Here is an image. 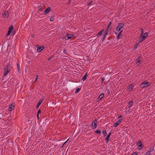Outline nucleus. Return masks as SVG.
Listing matches in <instances>:
<instances>
[{
  "label": "nucleus",
  "mask_w": 155,
  "mask_h": 155,
  "mask_svg": "<svg viewBox=\"0 0 155 155\" xmlns=\"http://www.w3.org/2000/svg\"><path fill=\"white\" fill-rule=\"evenodd\" d=\"M8 15V13L7 11H5L2 14V17L3 18H6Z\"/></svg>",
  "instance_id": "nucleus-14"
},
{
  "label": "nucleus",
  "mask_w": 155,
  "mask_h": 155,
  "mask_svg": "<svg viewBox=\"0 0 155 155\" xmlns=\"http://www.w3.org/2000/svg\"><path fill=\"white\" fill-rule=\"evenodd\" d=\"M145 155H147L146 153Z\"/></svg>",
  "instance_id": "nucleus-49"
},
{
  "label": "nucleus",
  "mask_w": 155,
  "mask_h": 155,
  "mask_svg": "<svg viewBox=\"0 0 155 155\" xmlns=\"http://www.w3.org/2000/svg\"><path fill=\"white\" fill-rule=\"evenodd\" d=\"M68 139L67 140V141H66L63 144V145H64L67 142V141H68Z\"/></svg>",
  "instance_id": "nucleus-42"
},
{
  "label": "nucleus",
  "mask_w": 155,
  "mask_h": 155,
  "mask_svg": "<svg viewBox=\"0 0 155 155\" xmlns=\"http://www.w3.org/2000/svg\"><path fill=\"white\" fill-rule=\"evenodd\" d=\"M10 65L9 64L5 66L4 68L5 71H10V69H9V68L10 67Z\"/></svg>",
  "instance_id": "nucleus-19"
},
{
  "label": "nucleus",
  "mask_w": 155,
  "mask_h": 155,
  "mask_svg": "<svg viewBox=\"0 0 155 155\" xmlns=\"http://www.w3.org/2000/svg\"><path fill=\"white\" fill-rule=\"evenodd\" d=\"M146 36H143L141 38V40L140 41V42H141L142 41L146 39Z\"/></svg>",
  "instance_id": "nucleus-27"
},
{
  "label": "nucleus",
  "mask_w": 155,
  "mask_h": 155,
  "mask_svg": "<svg viewBox=\"0 0 155 155\" xmlns=\"http://www.w3.org/2000/svg\"><path fill=\"white\" fill-rule=\"evenodd\" d=\"M122 117V116L121 115H120L118 117V118H120L121 117Z\"/></svg>",
  "instance_id": "nucleus-45"
},
{
  "label": "nucleus",
  "mask_w": 155,
  "mask_h": 155,
  "mask_svg": "<svg viewBox=\"0 0 155 155\" xmlns=\"http://www.w3.org/2000/svg\"><path fill=\"white\" fill-rule=\"evenodd\" d=\"M80 91V89L79 88H77L75 91V93L76 94L78 93Z\"/></svg>",
  "instance_id": "nucleus-29"
},
{
  "label": "nucleus",
  "mask_w": 155,
  "mask_h": 155,
  "mask_svg": "<svg viewBox=\"0 0 155 155\" xmlns=\"http://www.w3.org/2000/svg\"><path fill=\"white\" fill-rule=\"evenodd\" d=\"M137 153H138L137 152H136L133 153L131 155H136Z\"/></svg>",
  "instance_id": "nucleus-36"
},
{
  "label": "nucleus",
  "mask_w": 155,
  "mask_h": 155,
  "mask_svg": "<svg viewBox=\"0 0 155 155\" xmlns=\"http://www.w3.org/2000/svg\"><path fill=\"white\" fill-rule=\"evenodd\" d=\"M142 59L141 58V57L140 56H138V57L137 58L136 61V64L137 65V66H139L142 62Z\"/></svg>",
  "instance_id": "nucleus-2"
},
{
  "label": "nucleus",
  "mask_w": 155,
  "mask_h": 155,
  "mask_svg": "<svg viewBox=\"0 0 155 155\" xmlns=\"http://www.w3.org/2000/svg\"><path fill=\"white\" fill-rule=\"evenodd\" d=\"M134 86L132 84H130L129 85L128 87V89L129 91H131L133 89Z\"/></svg>",
  "instance_id": "nucleus-17"
},
{
  "label": "nucleus",
  "mask_w": 155,
  "mask_h": 155,
  "mask_svg": "<svg viewBox=\"0 0 155 155\" xmlns=\"http://www.w3.org/2000/svg\"><path fill=\"white\" fill-rule=\"evenodd\" d=\"M122 31H121L118 34L117 36V39H120L121 37L122 36V35H121V32H122Z\"/></svg>",
  "instance_id": "nucleus-13"
},
{
  "label": "nucleus",
  "mask_w": 155,
  "mask_h": 155,
  "mask_svg": "<svg viewBox=\"0 0 155 155\" xmlns=\"http://www.w3.org/2000/svg\"><path fill=\"white\" fill-rule=\"evenodd\" d=\"M50 21H54L53 17H51L50 18Z\"/></svg>",
  "instance_id": "nucleus-35"
},
{
  "label": "nucleus",
  "mask_w": 155,
  "mask_h": 155,
  "mask_svg": "<svg viewBox=\"0 0 155 155\" xmlns=\"http://www.w3.org/2000/svg\"><path fill=\"white\" fill-rule=\"evenodd\" d=\"M9 71H5L4 74V77H5L8 74L9 72Z\"/></svg>",
  "instance_id": "nucleus-24"
},
{
  "label": "nucleus",
  "mask_w": 155,
  "mask_h": 155,
  "mask_svg": "<svg viewBox=\"0 0 155 155\" xmlns=\"http://www.w3.org/2000/svg\"><path fill=\"white\" fill-rule=\"evenodd\" d=\"M9 30L8 31V33L7 34L6 36H8L10 35L11 32L12 31L13 29V27L12 25H11L8 28Z\"/></svg>",
  "instance_id": "nucleus-7"
},
{
  "label": "nucleus",
  "mask_w": 155,
  "mask_h": 155,
  "mask_svg": "<svg viewBox=\"0 0 155 155\" xmlns=\"http://www.w3.org/2000/svg\"><path fill=\"white\" fill-rule=\"evenodd\" d=\"M74 35H69V34L67 33L66 36H65L63 38L67 40H68L72 37Z\"/></svg>",
  "instance_id": "nucleus-6"
},
{
  "label": "nucleus",
  "mask_w": 155,
  "mask_h": 155,
  "mask_svg": "<svg viewBox=\"0 0 155 155\" xmlns=\"http://www.w3.org/2000/svg\"><path fill=\"white\" fill-rule=\"evenodd\" d=\"M133 102L132 101H130L128 103V104L129 105V106L128 107L129 108H130L131 107H132V104H133Z\"/></svg>",
  "instance_id": "nucleus-23"
},
{
  "label": "nucleus",
  "mask_w": 155,
  "mask_h": 155,
  "mask_svg": "<svg viewBox=\"0 0 155 155\" xmlns=\"http://www.w3.org/2000/svg\"><path fill=\"white\" fill-rule=\"evenodd\" d=\"M144 36H146V37L148 35V33L147 32H146L144 34Z\"/></svg>",
  "instance_id": "nucleus-38"
},
{
  "label": "nucleus",
  "mask_w": 155,
  "mask_h": 155,
  "mask_svg": "<svg viewBox=\"0 0 155 155\" xmlns=\"http://www.w3.org/2000/svg\"><path fill=\"white\" fill-rule=\"evenodd\" d=\"M104 78H101V83H103L104 81Z\"/></svg>",
  "instance_id": "nucleus-33"
},
{
  "label": "nucleus",
  "mask_w": 155,
  "mask_h": 155,
  "mask_svg": "<svg viewBox=\"0 0 155 155\" xmlns=\"http://www.w3.org/2000/svg\"><path fill=\"white\" fill-rule=\"evenodd\" d=\"M64 145L63 144L62 146L61 147V148H62Z\"/></svg>",
  "instance_id": "nucleus-48"
},
{
  "label": "nucleus",
  "mask_w": 155,
  "mask_h": 155,
  "mask_svg": "<svg viewBox=\"0 0 155 155\" xmlns=\"http://www.w3.org/2000/svg\"><path fill=\"white\" fill-rule=\"evenodd\" d=\"M87 76V73H86L84 75V76L83 77V78H82V80L83 81H85Z\"/></svg>",
  "instance_id": "nucleus-16"
},
{
  "label": "nucleus",
  "mask_w": 155,
  "mask_h": 155,
  "mask_svg": "<svg viewBox=\"0 0 155 155\" xmlns=\"http://www.w3.org/2000/svg\"><path fill=\"white\" fill-rule=\"evenodd\" d=\"M37 118H38V119L39 120V116H38V114H37Z\"/></svg>",
  "instance_id": "nucleus-44"
},
{
  "label": "nucleus",
  "mask_w": 155,
  "mask_h": 155,
  "mask_svg": "<svg viewBox=\"0 0 155 155\" xmlns=\"http://www.w3.org/2000/svg\"><path fill=\"white\" fill-rule=\"evenodd\" d=\"M124 24L120 23L118 24L117 27L116 28V30L118 31H119L124 26Z\"/></svg>",
  "instance_id": "nucleus-3"
},
{
  "label": "nucleus",
  "mask_w": 155,
  "mask_h": 155,
  "mask_svg": "<svg viewBox=\"0 0 155 155\" xmlns=\"http://www.w3.org/2000/svg\"><path fill=\"white\" fill-rule=\"evenodd\" d=\"M63 52V53H64L65 54L67 55H68V54L66 52H67V50H66V49L64 50Z\"/></svg>",
  "instance_id": "nucleus-30"
},
{
  "label": "nucleus",
  "mask_w": 155,
  "mask_h": 155,
  "mask_svg": "<svg viewBox=\"0 0 155 155\" xmlns=\"http://www.w3.org/2000/svg\"><path fill=\"white\" fill-rule=\"evenodd\" d=\"M93 3V2L92 1H90L87 4V5L89 6H90L92 4V3Z\"/></svg>",
  "instance_id": "nucleus-28"
},
{
  "label": "nucleus",
  "mask_w": 155,
  "mask_h": 155,
  "mask_svg": "<svg viewBox=\"0 0 155 155\" xmlns=\"http://www.w3.org/2000/svg\"><path fill=\"white\" fill-rule=\"evenodd\" d=\"M102 133L103 134L104 137H105L107 135V133L106 131L105 130H103L102 131Z\"/></svg>",
  "instance_id": "nucleus-25"
},
{
  "label": "nucleus",
  "mask_w": 155,
  "mask_h": 155,
  "mask_svg": "<svg viewBox=\"0 0 155 155\" xmlns=\"http://www.w3.org/2000/svg\"><path fill=\"white\" fill-rule=\"evenodd\" d=\"M97 119H95L92 123L91 124V126L93 127V129H95L97 128Z\"/></svg>",
  "instance_id": "nucleus-4"
},
{
  "label": "nucleus",
  "mask_w": 155,
  "mask_h": 155,
  "mask_svg": "<svg viewBox=\"0 0 155 155\" xmlns=\"http://www.w3.org/2000/svg\"><path fill=\"white\" fill-rule=\"evenodd\" d=\"M108 31L109 30H108V29H105V31L104 32V33L103 34V37L102 38V41H103L104 39H105V37L106 35H107Z\"/></svg>",
  "instance_id": "nucleus-5"
},
{
  "label": "nucleus",
  "mask_w": 155,
  "mask_h": 155,
  "mask_svg": "<svg viewBox=\"0 0 155 155\" xmlns=\"http://www.w3.org/2000/svg\"><path fill=\"white\" fill-rule=\"evenodd\" d=\"M53 57H54V56H51V57H50L48 59V61L50 60V59H51Z\"/></svg>",
  "instance_id": "nucleus-39"
},
{
  "label": "nucleus",
  "mask_w": 155,
  "mask_h": 155,
  "mask_svg": "<svg viewBox=\"0 0 155 155\" xmlns=\"http://www.w3.org/2000/svg\"><path fill=\"white\" fill-rule=\"evenodd\" d=\"M15 108V104L12 103L10 105L9 108L8 110L10 111H11L13 110Z\"/></svg>",
  "instance_id": "nucleus-9"
},
{
  "label": "nucleus",
  "mask_w": 155,
  "mask_h": 155,
  "mask_svg": "<svg viewBox=\"0 0 155 155\" xmlns=\"http://www.w3.org/2000/svg\"><path fill=\"white\" fill-rule=\"evenodd\" d=\"M123 120V118H121L118 121H117L114 124V126L115 127H117L118 125L120 123L121 121Z\"/></svg>",
  "instance_id": "nucleus-10"
},
{
  "label": "nucleus",
  "mask_w": 155,
  "mask_h": 155,
  "mask_svg": "<svg viewBox=\"0 0 155 155\" xmlns=\"http://www.w3.org/2000/svg\"><path fill=\"white\" fill-rule=\"evenodd\" d=\"M150 85L149 82L147 81H144L140 85V87L143 88L144 87H146Z\"/></svg>",
  "instance_id": "nucleus-1"
},
{
  "label": "nucleus",
  "mask_w": 155,
  "mask_h": 155,
  "mask_svg": "<svg viewBox=\"0 0 155 155\" xmlns=\"http://www.w3.org/2000/svg\"><path fill=\"white\" fill-rule=\"evenodd\" d=\"M41 113V110L40 109H39L38 111V113H37V114H39V113Z\"/></svg>",
  "instance_id": "nucleus-37"
},
{
  "label": "nucleus",
  "mask_w": 155,
  "mask_h": 155,
  "mask_svg": "<svg viewBox=\"0 0 155 155\" xmlns=\"http://www.w3.org/2000/svg\"><path fill=\"white\" fill-rule=\"evenodd\" d=\"M16 69H17V70L18 71V73H19L20 71V66H19V64L18 63H17V64Z\"/></svg>",
  "instance_id": "nucleus-22"
},
{
  "label": "nucleus",
  "mask_w": 155,
  "mask_h": 155,
  "mask_svg": "<svg viewBox=\"0 0 155 155\" xmlns=\"http://www.w3.org/2000/svg\"><path fill=\"white\" fill-rule=\"evenodd\" d=\"M51 8L50 7H48L46 8L44 12V14L45 15H47L51 11Z\"/></svg>",
  "instance_id": "nucleus-8"
},
{
  "label": "nucleus",
  "mask_w": 155,
  "mask_h": 155,
  "mask_svg": "<svg viewBox=\"0 0 155 155\" xmlns=\"http://www.w3.org/2000/svg\"><path fill=\"white\" fill-rule=\"evenodd\" d=\"M104 93H102L97 98V101H99L102 98H103L104 96Z\"/></svg>",
  "instance_id": "nucleus-11"
},
{
  "label": "nucleus",
  "mask_w": 155,
  "mask_h": 155,
  "mask_svg": "<svg viewBox=\"0 0 155 155\" xmlns=\"http://www.w3.org/2000/svg\"><path fill=\"white\" fill-rule=\"evenodd\" d=\"M42 99H41L39 101V102H38V104H37V105L36 107L37 108H38L39 107V106L40 105L41 103H42Z\"/></svg>",
  "instance_id": "nucleus-20"
},
{
  "label": "nucleus",
  "mask_w": 155,
  "mask_h": 155,
  "mask_svg": "<svg viewBox=\"0 0 155 155\" xmlns=\"http://www.w3.org/2000/svg\"><path fill=\"white\" fill-rule=\"evenodd\" d=\"M154 146H152L150 148L148 149L147 152L151 153L152 151H153L154 150Z\"/></svg>",
  "instance_id": "nucleus-15"
},
{
  "label": "nucleus",
  "mask_w": 155,
  "mask_h": 155,
  "mask_svg": "<svg viewBox=\"0 0 155 155\" xmlns=\"http://www.w3.org/2000/svg\"><path fill=\"white\" fill-rule=\"evenodd\" d=\"M143 31H142L141 33V34L142 35H143Z\"/></svg>",
  "instance_id": "nucleus-47"
},
{
  "label": "nucleus",
  "mask_w": 155,
  "mask_h": 155,
  "mask_svg": "<svg viewBox=\"0 0 155 155\" xmlns=\"http://www.w3.org/2000/svg\"><path fill=\"white\" fill-rule=\"evenodd\" d=\"M95 133L97 134H100L101 133V131L98 130H97L95 131Z\"/></svg>",
  "instance_id": "nucleus-26"
},
{
  "label": "nucleus",
  "mask_w": 155,
  "mask_h": 155,
  "mask_svg": "<svg viewBox=\"0 0 155 155\" xmlns=\"http://www.w3.org/2000/svg\"><path fill=\"white\" fill-rule=\"evenodd\" d=\"M104 32V30H102L101 31H100L97 34V36L98 37L101 36L103 33Z\"/></svg>",
  "instance_id": "nucleus-21"
},
{
  "label": "nucleus",
  "mask_w": 155,
  "mask_h": 155,
  "mask_svg": "<svg viewBox=\"0 0 155 155\" xmlns=\"http://www.w3.org/2000/svg\"><path fill=\"white\" fill-rule=\"evenodd\" d=\"M44 48L43 47H39L37 48V51L38 52H40Z\"/></svg>",
  "instance_id": "nucleus-18"
},
{
  "label": "nucleus",
  "mask_w": 155,
  "mask_h": 155,
  "mask_svg": "<svg viewBox=\"0 0 155 155\" xmlns=\"http://www.w3.org/2000/svg\"><path fill=\"white\" fill-rule=\"evenodd\" d=\"M110 26H109L108 25V26H107V28L106 29H108V30H109V28Z\"/></svg>",
  "instance_id": "nucleus-43"
},
{
  "label": "nucleus",
  "mask_w": 155,
  "mask_h": 155,
  "mask_svg": "<svg viewBox=\"0 0 155 155\" xmlns=\"http://www.w3.org/2000/svg\"><path fill=\"white\" fill-rule=\"evenodd\" d=\"M111 25V22H110L109 23V26H110V25Z\"/></svg>",
  "instance_id": "nucleus-46"
},
{
  "label": "nucleus",
  "mask_w": 155,
  "mask_h": 155,
  "mask_svg": "<svg viewBox=\"0 0 155 155\" xmlns=\"http://www.w3.org/2000/svg\"><path fill=\"white\" fill-rule=\"evenodd\" d=\"M142 144L140 140H139L136 143V144L137 145H140V144Z\"/></svg>",
  "instance_id": "nucleus-31"
},
{
  "label": "nucleus",
  "mask_w": 155,
  "mask_h": 155,
  "mask_svg": "<svg viewBox=\"0 0 155 155\" xmlns=\"http://www.w3.org/2000/svg\"><path fill=\"white\" fill-rule=\"evenodd\" d=\"M138 46V44L137 43H136V45H135V49H136L137 48Z\"/></svg>",
  "instance_id": "nucleus-40"
},
{
  "label": "nucleus",
  "mask_w": 155,
  "mask_h": 155,
  "mask_svg": "<svg viewBox=\"0 0 155 155\" xmlns=\"http://www.w3.org/2000/svg\"><path fill=\"white\" fill-rule=\"evenodd\" d=\"M137 146L139 147V148L140 150H141L143 148L142 146V144H140Z\"/></svg>",
  "instance_id": "nucleus-32"
},
{
  "label": "nucleus",
  "mask_w": 155,
  "mask_h": 155,
  "mask_svg": "<svg viewBox=\"0 0 155 155\" xmlns=\"http://www.w3.org/2000/svg\"><path fill=\"white\" fill-rule=\"evenodd\" d=\"M38 75H37V76L36 77V79H35V81H36L37 80V79L38 78Z\"/></svg>",
  "instance_id": "nucleus-41"
},
{
  "label": "nucleus",
  "mask_w": 155,
  "mask_h": 155,
  "mask_svg": "<svg viewBox=\"0 0 155 155\" xmlns=\"http://www.w3.org/2000/svg\"><path fill=\"white\" fill-rule=\"evenodd\" d=\"M146 154L147 155H151L152 154H151V153L150 152H147L146 153Z\"/></svg>",
  "instance_id": "nucleus-34"
},
{
  "label": "nucleus",
  "mask_w": 155,
  "mask_h": 155,
  "mask_svg": "<svg viewBox=\"0 0 155 155\" xmlns=\"http://www.w3.org/2000/svg\"><path fill=\"white\" fill-rule=\"evenodd\" d=\"M111 134V132H110L107 135V137H106V139H105V140L106 141V142L107 143H108V141L109 140V138L110 137V136Z\"/></svg>",
  "instance_id": "nucleus-12"
}]
</instances>
